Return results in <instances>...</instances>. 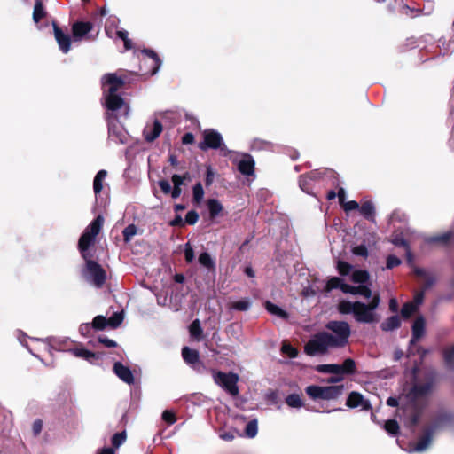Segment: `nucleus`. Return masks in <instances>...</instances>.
Masks as SVG:
<instances>
[{"mask_svg": "<svg viewBox=\"0 0 454 454\" xmlns=\"http://www.w3.org/2000/svg\"><path fill=\"white\" fill-rule=\"evenodd\" d=\"M125 82L124 77L115 73H108L102 77L103 99L108 122V140L122 145L128 143L129 135L118 119L126 118L129 107L118 91L123 87Z\"/></svg>", "mask_w": 454, "mask_h": 454, "instance_id": "1", "label": "nucleus"}, {"mask_svg": "<svg viewBox=\"0 0 454 454\" xmlns=\"http://www.w3.org/2000/svg\"><path fill=\"white\" fill-rule=\"evenodd\" d=\"M326 331L311 337L304 347L309 356L325 354L328 349L339 348L348 343L351 329L346 321L331 320L325 325Z\"/></svg>", "mask_w": 454, "mask_h": 454, "instance_id": "2", "label": "nucleus"}, {"mask_svg": "<svg viewBox=\"0 0 454 454\" xmlns=\"http://www.w3.org/2000/svg\"><path fill=\"white\" fill-rule=\"evenodd\" d=\"M104 223V217L98 215L84 230L79 239L78 247L82 258L86 261V268L83 271L85 279L97 287H101L106 279L105 270L96 262L90 259L89 247L94 243L97 235L100 232Z\"/></svg>", "mask_w": 454, "mask_h": 454, "instance_id": "3", "label": "nucleus"}, {"mask_svg": "<svg viewBox=\"0 0 454 454\" xmlns=\"http://www.w3.org/2000/svg\"><path fill=\"white\" fill-rule=\"evenodd\" d=\"M435 379V373L430 372L426 382H417L410 389L405 396L407 401L405 411H411V426H415L419 419L421 409L432 391Z\"/></svg>", "mask_w": 454, "mask_h": 454, "instance_id": "4", "label": "nucleus"}, {"mask_svg": "<svg viewBox=\"0 0 454 454\" xmlns=\"http://www.w3.org/2000/svg\"><path fill=\"white\" fill-rule=\"evenodd\" d=\"M379 294H374L369 303L361 301H340L338 311L343 315H353L355 320L363 324H372L378 321L376 310L380 305Z\"/></svg>", "mask_w": 454, "mask_h": 454, "instance_id": "5", "label": "nucleus"}, {"mask_svg": "<svg viewBox=\"0 0 454 454\" xmlns=\"http://www.w3.org/2000/svg\"><path fill=\"white\" fill-rule=\"evenodd\" d=\"M59 49L67 53L70 50L71 42H89L95 40L98 30H53Z\"/></svg>", "mask_w": 454, "mask_h": 454, "instance_id": "6", "label": "nucleus"}, {"mask_svg": "<svg viewBox=\"0 0 454 454\" xmlns=\"http://www.w3.org/2000/svg\"><path fill=\"white\" fill-rule=\"evenodd\" d=\"M305 392L313 400H335L343 395L344 386L310 385L306 387Z\"/></svg>", "mask_w": 454, "mask_h": 454, "instance_id": "7", "label": "nucleus"}, {"mask_svg": "<svg viewBox=\"0 0 454 454\" xmlns=\"http://www.w3.org/2000/svg\"><path fill=\"white\" fill-rule=\"evenodd\" d=\"M214 382L231 396H237L239 393L238 382L239 377L234 372H223L211 370Z\"/></svg>", "mask_w": 454, "mask_h": 454, "instance_id": "8", "label": "nucleus"}, {"mask_svg": "<svg viewBox=\"0 0 454 454\" xmlns=\"http://www.w3.org/2000/svg\"><path fill=\"white\" fill-rule=\"evenodd\" d=\"M33 20L38 28H59L55 19H53L47 11L41 0H35L33 11Z\"/></svg>", "mask_w": 454, "mask_h": 454, "instance_id": "9", "label": "nucleus"}, {"mask_svg": "<svg viewBox=\"0 0 454 454\" xmlns=\"http://www.w3.org/2000/svg\"><path fill=\"white\" fill-rule=\"evenodd\" d=\"M199 148L207 151L208 149L225 150L223 143L222 135L215 129H206L203 131V141L200 143Z\"/></svg>", "mask_w": 454, "mask_h": 454, "instance_id": "10", "label": "nucleus"}, {"mask_svg": "<svg viewBox=\"0 0 454 454\" xmlns=\"http://www.w3.org/2000/svg\"><path fill=\"white\" fill-rule=\"evenodd\" d=\"M142 53L145 57L142 60V63L144 65L148 64L150 66V69L148 71H145V73L150 74L151 75L157 74L161 67V64H162L158 54L151 49H144V50H142Z\"/></svg>", "mask_w": 454, "mask_h": 454, "instance_id": "11", "label": "nucleus"}, {"mask_svg": "<svg viewBox=\"0 0 454 454\" xmlns=\"http://www.w3.org/2000/svg\"><path fill=\"white\" fill-rule=\"evenodd\" d=\"M346 405L348 408H360L362 411H369L372 409V405L370 402L358 392L353 391L351 392L346 402Z\"/></svg>", "mask_w": 454, "mask_h": 454, "instance_id": "12", "label": "nucleus"}, {"mask_svg": "<svg viewBox=\"0 0 454 454\" xmlns=\"http://www.w3.org/2000/svg\"><path fill=\"white\" fill-rule=\"evenodd\" d=\"M325 172L326 171H324V173H325ZM322 174H323V172L321 170H314V171H311L308 175L301 176L300 180H299V185H300L301 189L304 192H306L308 194H311L312 189H313L312 183L315 180L321 178Z\"/></svg>", "mask_w": 454, "mask_h": 454, "instance_id": "13", "label": "nucleus"}, {"mask_svg": "<svg viewBox=\"0 0 454 454\" xmlns=\"http://www.w3.org/2000/svg\"><path fill=\"white\" fill-rule=\"evenodd\" d=\"M162 124L159 120L147 123L143 130V136L147 142L154 141L162 132Z\"/></svg>", "mask_w": 454, "mask_h": 454, "instance_id": "14", "label": "nucleus"}, {"mask_svg": "<svg viewBox=\"0 0 454 454\" xmlns=\"http://www.w3.org/2000/svg\"><path fill=\"white\" fill-rule=\"evenodd\" d=\"M255 162L253 157L248 153L241 155V159L237 161L239 171L244 176H252L254 173Z\"/></svg>", "mask_w": 454, "mask_h": 454, "instance_id": "15", "label": "nucleus"}, {"mask_svg": "<svg viewBox=\"0 0 454 454\" xmlns=\"http://www.w3.org/2000/svg\"><path fill=\"white\" fill-rule=\"evenodd\" d=\"M114 373L125 383L132 385L134 383V376L131 370L123 365L121 362H116L114 364Z\"/></svg>", "mask_w": 454, "mask_h": 454, "instance_id": "16", "label": "nucleus"}, {"mask_svg": "<svg viewBox=\"0 0 454 454\" xmlns=\"http://www.w3.org/2000/svg\"><path fill=\"white\" fill-rule=\"evenodd\" d=\"M182 356L185 363L192 365L194 369L199 370L200 367H203L202 364L200 362L198 351L184 347L182 349Z\"/></svg>", "mask_w": 454, "mask_h": 454, "instance_id": "17", "label": "nucleus"}, {"mask_svg": "<svg viewBox=\"0 0 454 454\" xmlns=\"http://www.w3.org/2000/svg\"><path fill=\"white\" fill-rule=\"evenodd\" d=\"M425 333V319L423 317L416 318L412 325V337L411 344H415Z\"/></svg>", "mask_w": 454, "mask_h": 454, "instance_id": "18", "label": "nucleus"}, {"mask_svg": "<svg viewBox=\"0 0 454 454\" xmlns=\"http://www.w3.org/2000/svg\"><path fill=\"white\" fill-rule=\"evenodd\" d=\"M433 433V428L427 429L424 435L418 441L412 450L416 452H422L426 450L431 443Z\"/></svg>", "mask_w": 454, "mask_h": 454, "instance_id": "19", "label": "nucleus"}, {"mask_svg": "<svg viewBox=\"0 0 454 454\" xmlns=\"http://www.w3.org/2000/svg\"><path fill=\"white\" fill-rule=\"evenodd\" d=\"M106 15V11L105 8H102L98 13H96L94 15V20L97 19H99L100 20L104 16ZM95 26H98V24L96 23V21H75L72 25L71 28L76 29V28H93Z\"/></svg>", "mask_w": 454, "mask_h": 454, "instance_id": "20", "label": "nucleus"}, {"mask_svg": "<svg viewBox=\"0 0 454 454\" xmlns=\"http://www.w3.org/2000/svg\"><path fill=\"white\" fill-rule=\"evenodd\" d=\"M109 37L113 36V34L116 35L118 38L123 41L125 51L131 50L133 48V43L128 38L127 30H105Z\"/></svg>", "mask_w": 454, "mask_h": 454, "instance_id": "21", "label": "nucleus"}, {"mask_svg": "<svg viewBox=\"0 0 454 454\" xmlns=\"http://www.w3.org/2000/svg\"><path fill=\"white\" fill-rule=\"evenodd\" d=\"M207 205L209 211L210 218L212 219L220 215L223 210V205L216 199H209L207 202Z\"/></svg>", "mask_w": 454, "mask_h": 454, "instance_id": "22", "label": "nucleus"}, {"mask_svg": "<svg viewBox=\"0 0 454 454\" xmlns=\"http://www.w3.org/2000/svg\"><path fill=\"white\" fill-rule=\"evenodd\" d=\"M106 176H107V172H106V170H104V169L99 170L97 173V175L95 176L94 180H93V191L96 195H98V193L101 192V191L103 189V181L105 180Z\"/></svg>", "mask_w": 454, "mask_h": 454, "instance_id": "23", "label": "nucleus"}, {"mask_svg": "<svg viewBox=\"0 0 454 454\" xmlns=\"http://www.w3.org/2000/svg\"><path fill=\"white\" fill-rule=\"evenodd\" d=\"M199 262L207 270H215V262L207 252H203L200 254Z\"/></svg>", "mask_w": 454, "mask_h": 454, "instance_id": "24", "label": "nucleus"}, {"mask_svg": "<svg viewBox=\"0 0 454 454\" xmlns=\"http://www.w3.org/2000/svg\"><path fill=\"white\" fill-rule=\"evenodd\" d=\"M359 211L361 215L369 220H373L374 217V205L371 201H365L359 207Z\"/></svg>", "mask_w": 454, "mask_h": 454, "instance_id": "25", "label": "nucleus"}, {"mask_svg": "<svg viewBox=\"0 0 454 454\" xmlns=\"http://www.w3.org/2000/svg\"><path fill=\"white\" fill-rule=\"evenodd\" d=\"M401 321L398 316H392L381 324L383 331H393L400 326Z\"/></svg>", "mask_w": 454, "mask_h": 454, "instance_id": "26", "label": "nucleus"}, {"mask_svg": "<svg viewBox=\"0 0 454 454\" xmlns=\"http://www.w3.org/2000/svg\"><path fill=\"white\" fill-rule=\"evenodd\" d=\"M265 308L267 309V311L269 313H270L271 315H274V316H277L280 318H287V313L283 310L281 308H279L278 305L270 302V301H266L265 303Z\"/></svg>", "mask_w": 454, "mask_h": 454, "instance_id": "27", "label": "nucleus"}, {"mask_svg": "<svg viewBox=\"0 0 454 454\" xmlns=\"http://www.w3.org/2000/svg\"><path fill=\"white\" fill-rule=\"evenodd\" d=\"M252 302L250 299L245 298L232 302L230 309L238 311H247L251 308Z\"/></svg>", "mask_w": 454, "mask_h": 454, "instance_id": "28", "label": "nucleus"}, {"mask_svg": "<svg viewBox=\"0 0 454 454\" xmlns=\"http://www.w3.org/2000/svg\"><path fill=\"white\" fill-rule=\"evenodd\" d=\"M369 273L364 270H357L352 273L351 279L354 283L365 284L369 280Z\"/></svg>", "mask_w": 454, "mask_h": 454, "instance_id": "29", "label": "nucleus"}, {"mask_svg": "<svg viewBox=\"0 0 454 454\" xmlns=\"http://www.w3.org/2000/svg\"><path fill=\"white\" fill-rule=\"evenodd\" d=\"M285 401L291 408H301L304 406V403L298 394L288 395Z\"/></svg>", "mask_w": 454, "mask_h": 454, "instance_id": "30", "label": "nucleus"}, {"mask_svg": "<svg viewBox=\"0 0 454 454\" xmlns=\"http://www.w3.org/2000/svg\"><path fill=\"white\" fill-rule=\"evenodd\" d=\"M70 352L74 356L83 358L90 362H91L96 357V355L93 352L85 348H74L71 349Z\"/></svg>", "mask_w": 454, "mask_h": 454, "instance_id": "31", "label": "nucleus"}, {"mask_svg": "<svg viewBox=\"0 0 454 454\" xmlns=\"http://www.w3.org/2000/svg\"><path fill=\"white\" fill-rule=\"evenodd\" d=\"M191 337L200 340L201 339L202 328L199 319H195L192 322L189 327Z\"/></svg>", "mask_w": 454, "mask_h": 454, "instance_id": "32", "label": "nucleus"}, {"mask_svg": "<svg viewBox=\"0 0 454 454\" xmlns=\"http://www.w3.org/2000/svg\"><path fill=\"white\" fill-rule=\"evenodd\" d=\"M343 285H345V283L340 278L333 277L326 282L325 291L330 292L333 289H340L342 291Z\"/></svg>", "mask_w": 454, "mask_h": 454, "instance_id": "33", "label": "nucleus"}, {"mask_svg": "<svg viewBox=\"0 0 454 454\" xmlns=\"http://www.w3.org/2000/svg\"><path fill=\"white\" fill-rule=\"evenodd\" d=\"M317 371L322 373L340 374V364H320L317 367Z\"/></svg>", "mask_w": 454, "mask_h": 454, "instance_id": "34", "label": "nucleus"}, {"mask_svg": "<svg viewBox=\"0 0 454 454\" xmlns=\"http://www.w3.org/2000/svg\"><path fill=\"white\" fill-rule=\"evenodd\" d=\"M204 189H203V186L201 184V183H197L193 187H192V199H193V201L197 204H200L203 198H204Z\"/></svg>", "mask_w": 454, "mask_h": 454, "instance_id": "35", "label": "nucleus"}, {"mask_svg": "<svg viewBox=\"0 0 454 454\" xmlns=\"http://www.w3.org/2000/svg\"><path fill=\"white\" fill-rule=\"evenodd\" d=\"M443 356L446 366L454 370V345L444 350Z\"/></svg>", "mask_w": 454, "mask_h": 454, "instance_id": "36", "label": "nucleus"}, {"mask_svg": "<svg viewBox=\"0 0 454 454\" xmlns=\"http://www.w3.org/2000/svg\"><path fill=\"white\" fill-rule=\"evenodd\" d=\"M340 374H342V373L352 374L356 371L355 361L351 358L346 359L342 364H340Z\"/></svg>", "mask_w": 454, "mask_h": 454, "instance_id": "37", "label": "nucleus"}, {"mask_svg": "<svg viewBox=\"0 0 454 454\" xmlns=\"http://www.w3.org/2000/svg\"><path fill=\"white\" fill-rule=\"evenodd\" d=\"M123 312H114L108 319V325L112 328H117L123 321Z\"/></svg>", "mask_w": 454, "mask_h": 454, "instance_id": "38", "label": "nucleus"}, {"mask_svg": "<svg viewBox=\"0 0 454 454\" xmlns=\"http://www.w3.org/2000/svg\"><path fill=\"white\" fill-rule=\"evenodd\" d=\"M258 427H257V420L253 419L250 420L245 429L246 435L249 438H253L257 434Z\"/></svg>", "mask_w": 454, "mask_h": 454, "instance_id": "39", "label": "nucleus"}, {"mask_svg": "<svg viewBox=\"0 0 454 454\" xmlns=\"http://www.w3.org/2000/svg\"><path fill=\"white\" fill-rule=\"evenodd\" d=\"M417 310V305L411 302L405 303L401 309V315L403 318H409Z\"/></svg>", "mask_w": 454, "mask_h": 454, "instance_id": "40", "label": "nucleus"}, {"mask_svg": "<svg viewBox=\"0 0 454 454\" xmlns=\"http://www.w3.org/2000/svg\"><path fill=\"white\" fill-rule=\"evenodd\" d=\"M384 428L390 435L393 436L399 433V425L394 419L386 421Z\"/></svg>", "mask_w": 454, "mask_h": 454, "instance_id": "41", "label": "nucleus"}, {"mask_svg": "<svg viewBox=\"0 0 454 454\" xmlns=\"http://www.w3.org/2000/svg\"><path fill=\"white\" fill-rule=\"evenodd\" d=\"M137 227L135 224L128 225L122 231L123 239L125 242H129L130 239L137 234Z\"/></svg>", "mask_w": 454, "mask_h": 454, "instance_id": "42", "label": "nucleus"}, {"mask_svg": "<svg viewBox=\"0 0 454 454\" xmlns=\"http://www.w3.org/2000/svg\"><path fill=\"white\" fill-rule=\"evenodd\" d=\"M108 325V321L104 316H97L92 322V327L96 330H103Z\"/></svg>", "mask_w": 454, "mask_h": 454, "instance_id": "43", "label": "nucleus"}, {"mask_svg": "<svg viewBox=\"0 0 454 454\" xmlns=\"http://www.w3.org/2000/svg\"><path fill=\"white\" fill-rule=\"evenodd\" d=\"M125 440L126 433L124 431L121 433H116L112 437V444L114 448H119L121 444L124 443Z\"/></svg>", "mask_w": 454, "mask_h": 454, "instance_id": "44", "label": "nucleus"}, {"mask_svg": "<svg viewBox=\"0 0 454 454\" xmlns=\"http://www.w3.org/2000/svg\"><path fill=\"white\" fill-rule=\"evenodd\" d=\"M281 351L282 353L288 356L290 358H294L298 355L296 348H294L293 346L286 342L283 343Z\"/></svg>", "mask_w": 454, "mask_h": 454, "instance_id": "45", "label": "nucleus"}, {"mask_svg": "<svg viewBox=\"0 0 454 454\" xmlns=\"http://www.w3.org/2000/svg\"><path fill=\"white\" fill-rule=\"evenodd\" d=\"M351 268H352L351 265H349L348 263H347L345 262H342V261L338 262L337 269H338L339 273L342 276L348 275L351 271Z\"/></svg>", "mask_w": 454, "mask_h": 454, "instance_id": "46", "label": "nucleus"}, {"mask_svg": "<svg viewBox=\"0 0 454 454\" xmlns=\"http://www.w3.org/2000/svg\"><path fill=\"white\" fill-rule=\"evenodd\" d=\"M198 220L199 214L194 210H191L186 214L184 223L192 225L195 224Z\"/></svg>", "mask_w": 454, "mask_h": 454, "instance_id": "47", "label": "nucleus"}, {"mask_svg": "<svg viewBox=\"0 0 454 454\" xmlns=\"http://www.w3.org/2000/svg\"><path fill=\"white\" fill-rule=\"evenodd\" d=\"M162 419L168 425H173L176 421L175 413L168 410L163 411Z\"/></svg>", "mask_w": 454, "mask_h": 454, "instance_id": "48", "label": "nucleus"}, {"mask_svg": "<svg viewBox=\"0 0 454 454\" xmlns=\"http://www.w3.org/2000/svg\"><path fill=\"white\" fill-rule=\"evenodd\" d=\"M185 261L190 263L194 259V251L190 243H186L184 247Z\"/></svg>", "mask_w": 454, "mask_h": 454, "instance_id": "49", "label": "nucleus"}, {"mask_svg": "<svg viewBox=\"0 0 454 454\" xmlns=\"http://www.w3.org/2000/svg\"><path fill=\"white\" fill-rule=\"evenodd\" d=\"M352 252L355 255H358V256H362V257L368 256V250L364 245H359V246L355 247L352 249Z\"/></svg>", "mask_w": 454, "mask_h": 454, "instance_id": "50", "label": "nucleus"}, {"mask_svg": "<svg viewBox=\"0 0 454 454\" xmlns=\"http://www.w3.org/2000/svg\"><path fill=\"white\" fill-rule=\"evenodd\" d=\"M401 264V260L395 255H388L387 258V268L393 269Z\"/></svg>", "mask_w": 454, "mask_h": 454, "instance_id": "51", "label": "nucleus"}, {"mask_svg": "<svg viewBox=\"0 0 454 454\" xmlns=\"http://www.w3.org/2000/svg\"><path fill=\"white\" fill-rule=\"evenodd\" d=\"M358 294L362 295L367 299L373 297L371 288L368 286L364 285V284L359 286Z\"/></svg>", "mask_w": 454, "mask_h": 454, "instance_id": "52", "label": "nucleus"}, {"mask_svg": "<svg viewBox=\"0 0 454 454\" xmlns=\"http://www.w3.org/2000/svg\"><path fill=\"white\" fill-rule=\"evenodd\" d=\"M119 20L114 15H110L105 23V28H117Z\"/></svg>", "mask_w": 454, "mask_h": 454, "instance_id": "53", "label": "nucleus"}, {"mask_svg": "<svg viewBox=\"0 0 454 454\" xmlns=\"http://www.w3.org/2000/svg\"><path fill=\"white\" fill-rule=\"evenodd\" d=\"M359 291V286H353L348 284L343 285L342 292L344 294H351L354 295H357Z\"/></svg>", "mask_w": 454, "mask_h": 454, "instance_id": "54", "label": "nucleus"}, {"mask_svg": "<svg viewBox=\"0 0 454 454\" xmlns=\"http://www.w3.org/2000/svg\"><path fill=\"white\" fill-rule=\"evenodd\" d=\"M345 211H352L359 209V204L356 200L344 202L342 205Z\"/></svg>", "mask_w": 454, "mask_h": 454, "instance_id": "55", "label": "nucleus"}, {"mask_svg": "<svg viewBox=\"0 0 454 454\" xmlns=\"http://www.w3.org/2000/svg\"><path fill=\"white\" fill-rule=\"evenodd\" d=\"M98 341L100 343H103L107 348H114V347L117 346V343L114 340H110V339H108L107 337H105V336L98 337Z\"/></svg>", "mask_w": 454, "mask_h": 454, "instance_id": "56", "label": "nucleus"}, {"mask_svg": "<svg viewBox=\"0 0 454 454\" xmlns=\"http://www.w3.org/2000/svg\"><path fill=\"white\" fill-rule=\"evenodd\" d=\"M159 186L165 194H168L171 192V185L167 180L159 181Z\"/></svg>", "mask_w": 454, "mask_h": 454, "instance_id": "57", "label": "nucleus"}, {"mask_svg": "<svg viewBox=\"0 0 454 454\" xmlns=\"http://www.w3.org/2000/svg\"><path fill=\"white\" fill-rule=\"evenodd\" d=\"M92 325H90L89 323L82 324L79 327V332L83 336H88L91 331Z\"/></svg>", "mask_w": 454, "mask_h": 454, "instance_id": "58", "label": "nucleus"}, {"mask_svg": "<svg viewBox=\"0 0 454 454\" xmlns=\"http://www.w3.org/2000/svg\"><path fill=\"white\" fill-rule=\"evenodd\" d=\"M171 181L174 184V187L181 188V186L184 184V178L181 177L180 175L174 174L171 177Z\"/></svg>", "mask_w": 454, "mask_h": 454, "instance_id": "59", "label": "nucleus"}, {"mask_svg": "<svg viewBox=\"0 0 454 454\" xmlns=\"http://www.w3.org/2000/svg\"><path fill=\"white\" fill-rule=\"evenodd\" d=\"M214 172H213V169L212 168L209 166L207 168V176H206V179H205V183H206V185L207 186H209L212 184L213 183V179H214Z\"/></svg>", "mask_w": 454, "mask_h": 454, "instance_id": "60", "label": "nucleus"}, {"mask_svg": "<svg viewBox=\"0 0 454 454\" xmlns=\"http://www.w3.org/2000/svg\"><path fill=\"white\" fill-rule=\"evenodd\" d=\"M450 233H444L442 235L435 236V237L432 238L431 241L445 243L450 239Z\"/></svg>", "mask_w": 454, "mask_h": 454, "instance_id": "61", "label": "nucleus"}, {"mask_svg": "<svg viewBox=\"0 0 454 454\" xmlns=\"http://www.w3.org/2000/svg\"><path fill=\"white\" fill-rule=\"evenodd\" d=\"M43 428V422L40 419H36L33 423V432L35 434H39Z\"/></svg>", "mask_w": 454, "mask_h": 454, "instance_id": "62", "label": "nucleus"}, {"mask_svg": "<svg viewBox=\"0 0 454 454\" xmlns=\"http://www.w3.org/2000/svg\"><path fill=\"white\" fill-rule=\"evenodd\" d=\"M193 141H194V137L192 133H185L182 137V142L184 145L192 144V143H193Z\"/></svg>", "mask_w": 454, "mask_h": 454, "instance_id": "63", "label": "nucleus"}, {"mask_svg": "<svg viewBox=\"0 0 454 454\" xmlns=\"http://www.w3.org/2000/svg\"><path fill=\"white\" fill-rule=\"evenodd\" d=\"M184 224V221L183 220L182 216L177 215L176 217L171 220L170 225L171 226H182Z\"/></svg>", "mask_w": 454, "mask_h": 454, "instance_id": "64", "label": "nucleus"}]
</instances>
